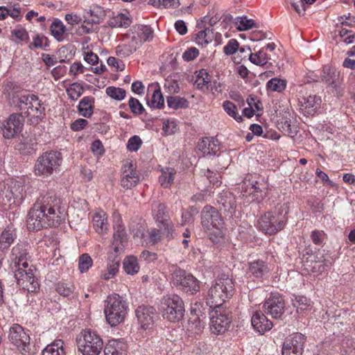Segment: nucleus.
<instances>
[{
	"label": "nucleus",
	"instance_id": "obj_39",
	"mask_svg": "<svg viewBox=\"0 0 355 355\" xmlns=\"http://www.w3.org/2000/svg\"><path fill=\"white\" fill-rule=\"evenodd\" d=\"M131 23V19L127 14L123 13L116 15L109 21V25L114 28H127Z\"/></svg>",
	"mask_w": 355,
	"mask_h": 355
},
{
	"label": "nucleus",
	"instance_id": "obj_40",
	"mask_svg": "<svg viewBox=\"0 0 355 355\" xmlns=\"http://www.w3.org/2000/svg\"><path fill=\"white\" fill-rule=\"evenodd\" d=\"M175 173L176 171L173 168H168L164 171L159 178V182L162 187L169 188L173 183Z\"/></svg>",
	"mask_w": 355,
	"mask_h": 355
},
{
	"label": "nucleus",
	"instance_id": "obj_48",
	"mask_svg": "<svg viewBox=\"0 0 355 355\" xmlns=\"http://www.w3.org/2000/svg\"><path fill=\"white\" fill-rule=\"evenodd\" d=\"M167 105L169 107L177 110L187 107L189 103L184 98L180 96H168L167 98Z\"/></svg>",
	"mask_w": 355,
	"mask_h": 355
},
{
	"label": "nucleus",
	"instance_id": "obj_31",
	"mask_svg": "<svg viewBox=\"0 0 355 355\" xmlns=\"http://www.w3.org/2000/svg\"><path fill=\"white\" fill-rule=\"evenodd\" d=\"M127 346L120 340H110L106 344L104 349L105 355H123Z\"/></svg>",
	"mask_w": 355,
	"mask_h": 355
},
{
	"label": "nucleus",
	"instance_id": "obj_30",
	"mask_svg": "<svg viewBox=\"0 0 355 355\" xmlns=\"http://www.w3.org/2000/svg\"><path fill=\"white\" fill-rule=\"evenodd\" d=\"M339 76L340 73L334 67L329 65H325L322 71L321 79L323 83L328 85L336 86L338 83Z\"/></svg>",
	"mask_w": 355,
	"mask_h": 355
},
{
	"label": "nucleus",
	"instance_id": "obj_34",
	"mask_svg": "<svg viewBox=\"0 0 355 355\" xmlns=\"http://www.w3.org/2000/svg\"><path fill=\"white\" fill-rule=\"evenodd\" d=\"M94 105V98L92 96H85L83 98L78 106L80 114L84 116L89 118L93 114Z\"/></svg>",
	"mask_w": 355,
	"mask_h": 355
},
{
	"label": "nucleus",
	"instance_id": "obj_17",
	"mask_svg": "<svg viewBox=\"0 0 355 355\" xmlns=\"http://www.w3.org/2000/svg\"><path fill=\"white\" fill-rule=\"evenodd\" d=\"M263 309L265 313L271 315L273 318H279L284 313V300L281 295L272 293L266 300Z\"/></svg>",
	"mask_w": 355,
	"mask_h": 355
},
{
	"label": "nucleus",
	"instance_id": "obj_9",
	"mask_svg": "<svg viewBox=\"0 0 355 355\" xmlns=\"http://www.w3.org/2000/svg\"><path fill=\"white\" fill-rule=\"evenodd\" d=\"M172 276L174 286L183 292L194 295L200 291L199 281L192 274L184 270L175 269Z\"/></svg>",
	"mask_w": 355,
	"mask_h": 355
},
{
	"label": "nucleus",
	"instance_id": "obj_46",
	"mask_svg": "<svg viewBox=\"0 0 355 355\" xmlns=\"http://www.w3.org/2000/svg\"><path fill=\"white\" fill-rule=\"evenodd\" d=\"M206 309H207L203 306L202 303L196 302L191 304V315L193 317H196L194 320H198L199 322H200L206 318Z\"/></svg>",
	"mask_w": 355,
	"mask_h": 355
},
{
	"label": "nucleus",
	"instance_id": "obj_16",
	"mask_svg": "<svg viewBox=\"0 0 355 355\" xmlns=\"http://www.w3.org/2000/svg\"><path fill=\"white\" fill-rule=\"evenodd\" d=\"M298 98L300 110L304 115H314L321 105V98L312 93L305 92Z\"/></svg>",
	"mask_w": 355,
	"mask_h": 355
},
{
	"label": "nucleus",
	"instance_id": "obj_20",
	"mask_svg": "<svg viewBox=\"0 0 355 355\" xmlns=\"http://www.w3.org/2000/svg\"><path fill=\"white\" fill-rule=\"evenodd\" d=\"M29 245L26 243H18L12 250V255L13 257L12 263L11 264L12 268L22 266L28 268V263L27 260L28 259V248Z\"/></svg>",
	"mask_w": 355,
	"mask_h": 355
},
{
	"label": "nucleus",
	"instance_id": "obj_22",
	"mask_svg": "<svg viewBox=\"0 0 355 355\" xmlns=\"http://www.w3.org/2000/svg\"><path fill=\"white\" fill-rule=\"evenodd\" d=\"M216 202L220 211L230 216L235 212L236 208V199L234 196L230 191L220 193L216 198Z\"/></svg>",
	"mask_w": 355,
	"mask_h": 355
},
{
	"label": "nucleus",
	"instance_id": "obj_12",
	"mask_svg": "<svg viewBox=\"0 0 355 355\" xmlns=\"http://www.w3.org/2000/svg\"><path fill=\"white\" fill-rule=\"evenodd\" d=\"M15 277L18 286L28 293H35L40 288L38 282L35 279V276L31 268L19 266L14 268Z\"/></svg>",
	"mask_w": 355,
	"mask_h": 355
},
{
	"label": "nucleus",
	"instance_id": "obj_63",
	"mask_svg": "<svg viewBox=\"0 0 355 355\" xmlns=\"http://www.w3.org/2000/svg\"><path fill=\"white\" fill-rule=\"evenodd\" d=\"M142 44L143 42L141 40L134 34L129 43L126 45L132 53H133L142 45Z\"/></svg>",
	"mask_w": 355,
	"mask_h": 355
},
{
	"label": "nucleus",
	"instance_id": "obj_24",
	"mask_svg": "<svg viewBox=\"0 0 355 355\" xmlns=\"http://www.w3.org/2000/svg\"><path fill=\"white\" fill-rule=\"evenodd\" d=\"M152 211L157 223H160L164 227V232L168 234V231L172 229V223L170 220L164 218L166 214V206L162 203L154 202Z\"/></svg>",
	"mask_w": 355,
	"mask_h": 355
},
{
	"label": "nucleus",
	"instance_id": "obj_45",
	"mask_svg": "<svg viewBox=\"0 0 355 355\" xmlns=\"http://www.w3.org/2000/svg\"><path fill=\"white\" fill-rule=\"evenodd\" d=\"M87 14H89L91 19L85 17V22H87L90 24H99L101 19L104 16V10L99 6H95L92 9L87 11Z\"/></svg>",
	"mask_w": 355,
	"mask_h": 355
},
{
	"label": "nucleus",
	"instance_id": "obj_18",
	"mask_svg": "<svg viewBox=\"0 0 355 355\" xmlns=\"http://www.w3.org/2000/svg\"><path fill=\"white\" fill-rule=\"evenodd\" d=\"M305 338L300 333H295L286 338L282 346V355H302Z\"/></svg>",
	"mask_w": 355,
	"mask_h": 355
},
{
	"label": "nucleus",
	"instance_id": "obj_6",
	"mask_svg": "<svg viewBox=\"0 0 355 355\" xmlns=\"http://www.w3.org/2000/svg\"><path fill=\"white\" fill-rule=\"evenodd\" d=\"M78 351L83 355H99L103 342L101 338L91 329L83 330L77 339Z\"/></svg>",
	"mask_w": 355,
	"mask_h": 355
},
{
	"label": "nucleus",
	"instance_id": "obj_25",
	"mask_svg": "<svg viewBox=\"0 0 355 355\" xmlns=\"http://www.w3.org/2000/svg\"><path fill=\"white\" fill-rule=\"evenodd\" d=\"M251 322L254 329L261 334L270 330L272 327V322L261 311H256L253 314Z\"/></svg>",
	"mask_w": 355,
	"mask_h": 355
},
{
	"label": "nucleus",
	"instance_id": "obj_35",
	"mask_svg": "<svg viewBox=\"0 0 355 355\" xmlns=\"http://www.w3.org/2000/svg\"><path fill=\"white\" fill-rule=\"evenodd\" d=\"M49 29L51 35L57 41L62 42L64 40L66 26L60 19H54Z\"/></svg>",
	"mask_w": 355,
	"mask_h": 355
},
{
	"label": "nucleus",
	"instance_id": "obj_51",
	"mask_svg": "<svg viewBox=\"0 0 355 355\" xmlns=\"http://www.w3.org/2000/svg\"><path fill=\"white\" fill-rule=\"evenodd\" d=\"M286 86L285 80L277 78H272L267 83L268 89L272 92H281L285 89Z\"/></svg>",
	"mask_w": 355,
	"mask_h": 355
},
{
	"label": "nucleus",
	"instance_id": "obj_56",
	"mask_svg": "<svg viewBox=\"0 0 355 355\" xmlns=\"http://www.w3.org/2000/svg\"><path fill=\"white\" fill-rule=\"evenodd\" d=\"M74 286L70 283L59 282L56 285V291L64 297H68L73 292Z\"/></svg>",
	"mask_w": 355,
	"mask_h": 355
},
{
	"label": "nucleus",
	"instance_id": "obj_52",
	"mask_svg": "<svg viewBox=\"0 0 355 355\" xmlns=\"http://www.w3.org/2000/svg\"><path fill=\"white\" fill-rule=\"evenodd\" d=\"M223 107L225 111L236 121H241L242 116L238 113L236 106L230 101H224Z\"/></svg>",
	"mask_w": 355,
	"mask_h": 355
},
{
	"label": "nucleus",
	"instance_id": "obj_42",
	"mask_svg": "<svg viewBox=\"0 0 355 355\" xmlns=\"http://www.w3.org/2000/svg\"><path fill=\"white\" fill-rule=\"evenodd\" d=\"M214 37V29L207 28L200 31L196 37V41L199 45H206L212 42Z\"/></svg>",
	"mask_w": 355,
	"mask_h": 355
},
{
	"label": "nucleus",
	"instance_id": "obj_41",
	"mask_svg": "<svg viewBox=\"0 0 355 355\" xmlns=\"http://www.w3.org/2000/svg\"><path fill=\"white\" fill-rule=\"evenodd\" d=\"M211 83V76L206 69H202L198 71L194 85L199 89H204L205 87L208 88V84Z\"/></svg>",
	"mask_w": 355,
	"mask_h": 355
},
{
	"label": "nucleus",
	"instance_id": "obj_37",
	"mask_svg": "<svg viewBox=\"0 0 355 355\" xmlns=\"http://www.w3.org/2000/svg\"><path fill=\"white\" fill-rule=\"evenodd\" d=\"M64 342L62 340H56L52 344L49 345L42 351V355H65Z\"/></svg>",
	"mask_w": 355,
	"mask_h": 355
},
{
	"label": "nucleus",
	"instance_id": "obj_2",
	"mask_svg": "<svg viewBox=\"0 0 355 355\" xmlns=\"http://www.w3.org/2000/svg\"><path fill=\"white\" fill-rule=\"evenodd\" d=\"M4 94L9 105L19 110L27 107L28 110L35 111L40 115L44 113L45 108L37 95L29 94L26 90L12 83L6 85Z\"/></svg>",
	"mask_w": 355,
	"mask_h": 355
},
{
	"label": "nucleus",
	"instance_id": "obj_38",
	"mask_svg": "<svg viewBox=\"0 0 355 355\" xmlns=\"http://www.w3.org/2000/svg\"><path fill=\"white\" fill-rule=\"evenodd\" d=\"M249 60L254 64L263 66L266 64L269 60H273L271 54H268L264 48L254 53L249 54Z\"/></svg>",
	"mask_w": 355,
	"mask_h": 355
},
{
	"label": "nucleus",
	"instance_id": "obj_61",
	"mask_svg": "<svg viewBox=\"0 0 355 355\" xmlns=\"http://www.w3.org/2000/svg\"><path fill=\"white\" fill-rule=\"evenodd\" d=\"M142 141L139 136L130 137L127 144V148L130 151H137L141 147Z\"/></svg>",
	"mask_w": 355,
	"mask_h": 355
},
{
	"label": "nucleus",
	"instance_id": "obj_49",
	"mask_svg": "<svg viewBox=\"0 0 355 355\" xmlns=\"http://www.w3.org/2000/svg\"><path fill=\"white\" fill-rule=\"evenodd\" d=\"M235 24L237 29L241 31H247L257 26L253 19H248L246 17H237Z\"/></svg>",
	"mask_w": 355,
	"mask_h": 355
},
{
	"label": "nucleus",
	"instance_id": "obj_36",
	"mask_svg": "<svg viewBox=\"0 0 355 355\" xmlns=\"http://www.w3.org/2000/svg\"><path fill=\"white\" fill-rule=\"evenodd\" d=\"M9 189H12L11 194L14 198V202L20 203L24 196V186L19 181L11 180L7 184Z\"/></svg>",
	"mask_w": 355,
	"mask_h": 355
},
{
	"label": "nucleus",
	"instance_id": "obj_60",
	"mask_svg": "<svg viewBox=\"0 0 355 355\" xmlns=\"http://www.w3.org/2000/svg\"><path fill=\"white\" fill-rule=\"evenodd\" d=\"M164 99L160 89L155 90L151 100L152 107L159 109L164 106Z\"/></svg>",
	"mask_w": 355,
	"mask_h": 355
},
{
	"label": "nucleus",
	"instance_id": "obj_57",
	"mask_svg": "<svg viewBox=\"0 0 355 355\" xmlns=\"http://www.w3.org/2000/svg\"><path fill=\"white\" fill-rule=\"evenodd\" d=\"M157 225L159 229H153L149 234L150 239L153 242H157L161 240L162 236H166L168 237L170 234V230L168 234L166 232H164V227L159 223H157Z\"/></svg>",
	"mask_w": 355,
	"mask_h": 355
},
{
	"label": "nucleus",
	"instance_id": "obj_26",
	"mask_svg": "<svg viewBox=\"0 0 355 355\" xmlns=\"http://www.w3.org/2000/svg\"><path fill=\"white\" fill-rule=\"evenodd\" d=\"M112 246L115 254L121 253L123 249V244L127 241L125 230L123 225H119L114 227Z\"/></svg>",
	"mask_w": 355,
	"mask_h": 355
},
{
	"label": "nucleus",
	"instance_id": "obj_54",
	"mask_svg": "<svg viewBox=\"0 0 355 355\" xmlns=\"http://www.w3.org/2000/svg\"><path fill=\"white\" fill-rule=\"evenodd\" d=\"M93 261L88 254H83L78 259V268L80 272H87L92 267Z\"/></svg>",
	"mask_w": 355,
	"mask_h": 355
},
{
	"label": "nucleus",
	"instance_id": "obj_13",
	"mask_svg": "<svg viewBox=\"0 0 355 355\" xmlns=\"http://www.w3.org/2000/svg\"><path fill=\"white\" fill-rule=\"evenodd\" d=\"M214 309L210 317V330L214 334H222L228 329L232 318L229 311L221 310L220 307Z\"/></svg>",
	"mask_w": 355,
	"mask_h": 355
},
{
	"label": "nucleus",
	"instance_id": "obj_14",
	"mask_svg": "<svg viewBox=\"0 0 355 355\" xmlns=\"http://www.w3.org/2000/svg\"><path fill=\"white\" fill-rule=\"evenodd\" d=\"M8 338L22 353L28 352L30 350V337L24 331L22 327L19 324H14L9 330Z\"/></svg>",
	"mask_w": 355,
	"mask_h": 355
},
{
	"label": "nucleus",
	"instance_id": "obj_44",
	"mask_svg": "<svg viewBox=\"0 0 355 355\" xmlns=\"http://www.w3.org/2000/svg\"><path fill=\"white\" fill-rule=\"evenodd\" d=\"M135 35L144 43L146 41H150L153 39V31L148 26L140 25L137 27Z\"/></svg>",
	"mask_w": 355,
	"mask_h": 355
},
{
	"label": "nucleus",
	"instance_id": "obj_10",
	"mask_svg": "<svg viewBox=\"0 0 355 355\" xmlns=\"http://www.w3.org/2000/svg\"><path fill=\"white\" fill-rule=\"evenodd\" d=\"M201 224L210 235L220 236L223 219L218 211L211 206H205L201 211Z\"/></svg>",
	"mask_w": 355,
	"mask_h": 355
},
{
	"label": "nucleus",
	"instance_id": "obj_5",
	"mask_svg": "<svg viewBox=\"0 0 355 355\" xmlns=\"http://www.w3.org/2000/svg\"><path fill=\"white\" fill-rule=\"evenodd\" d=\"M62 160L60 153L53 150L45 152L36 160L34 166L35 173L37 175L49 177L59 169Z\"/></svg>",
	"mask_w": 355,
	"mask_h": 355
},
{
	"label": "nucleus",
	"instance_id": "obj_59",
	"mask_svg": "<svg viewBox=\"0 0 355 355\" xmlns=\"http://www.w3.org/2000/svg\"><path fill=\"white\" fill-rule=\"evenodd\" d=\"M128 105L131 112L135 114L140 115L144 111V106L139 101L135 98L131 97L129 100Z\"/></svg>",
	"mask_w": 355,
	"mask_h": 355
},
{
	"label": "nucleus",
	"instance_id": "obj_4",
	"mask_svg": "<svg viewBox=\"0 0 355 355\" xmlns=\"http://www.w3.org/2000/svg\"><path fill=\"white\" fill-rule=\"evenodd\" d=\"M127 308L122 297L116 294L109 296L104 310L107 322L112 327L123 322L127 313Z\"/></svg>",
	"mask_w": 355,
	"mask_h": 355
},
{
	"label": "nucleus",
	"instance_id": "obj_15",
	"mask_svg": "<svg viewBox=\"0 0 355 355\" xmlns=\"http://www.w3.org/2000/svg\"><path fill=\"white\" fill-rule=\"evenodd\" d=\"M24 118L20 113H13L2 124L1 130L3 137L12 139L17 136L21 131Z\"/></svg>",
	"mask_w": 355,
	"mask_h": 355
},
{
	"label": "nucleus",
	"instance_id": "obj_8",
	"mask_svg": "<svg viewBox=\"0 0 355 355\" xmlns=\"http://www.w3.org/2000/svg\"><path fill=\"white\" fill-rule=\"evenodd\" d=\"M267 186L262 177L251 175L245 178L241 187V193L243 197H251V201L260 202L266 195Z\"/></svg>",
	"mask_w": 355,
	"mask_h": 355
},
{
	"label": "nucleus",
	"instance_id": "obj_19",
	"mask_svg": "<svg viewBox=\"0 0 355 355\" xmlns=\"http://www.w3.org/2000/svg\"><path fill=\"white\" fill-rule=\"evenodd\" d=\"M139 180V175L136 167L131 161H126L121 168V187L125 189H130L135 187Z\"/></svg>",
	"mask_w": 355,
	"mask_h": 355
},
{
	"label": "nucleus",
	"instance_id": "obj_3",
	"mask_svg": "<svg viewBox=\"0 0 355 355\" xmlns=\"http://www.w3.org/2000/svg\"><path fill=\"white\" fill-rule=\"evenodd\" d=\"M234 284L228 275L223 274L215 281V284L209 289L206 303L210 308H219L232 296Z\"/></svg>",
	"mask_w": 355,
	"mask_h": 355
},
{
	"label": "nucleus",
	"instance_id": "obj_43",
	"mask_svg": "<svg viewBox=\"0 0 355 355\" xmlns=\"http://www.w3.org/2000/svg\"><path fill=\"white\" fill-rule=\"evenodd\" d=\"M0 187V203L3 205H8V206H10L12 204H15L16 202H14V198L10 191L12 189H9L8 184L3 183Z\"/></svg>",
	"mask_w": 355,
	"mask_h": 355
},
{
	"label": "nucleus",
	"instance_id": "obj_53",
	"mask_svg": "<svg viewBox=\"0 0 355 355\" xmlns=\"http://www.w3.org/2000/svg\"><path fill=\"white\" fill-rule=\"evenodd\" d=\"M83 90L84 89L80 84L75 83L67 89V93L71 99L77 100L83 94Z\"/></svg>",
	"mask_w": 355,
	"mask_h": 355
},
{
	"label": "nucleus",
	"instance_id": "obj_33",
	"mask_svg": "<svg viewBox=\"0 0 355 355\" xmlns=\"http://www.w3.org/2000/svg\"><path fill=\"white\" fill-rule=\"evenodd\" d=\"M15 229L12 225H8L0 236V249L6 250L16 239Z\"/></svg>",
	"mask_w": 355,
	"mask_h": 355
},
{
	"label": "nucleus",
	"instance_id": "obj_32",
	"mask_svg": "<svg viewBox=\"0 0 355 355\" xmlns=\"http://www.w3.org/2000/svg\"><path fill=\"white\" fill-rule=\"evenodd\" d=\"M108 261L107 270L102 275L103 279L106 280L110 279L116 275L119 270L121 259L117 257L116 254L111 253L108 257Z\"/></svg>",
	"mask_w": 355,
	"mask_h": 355
},
{
	"label": "nucleus",
	"instance_id": "obj_21",
	"mask_svg": "<svg viewBox=\"0 0 355 355\" xmlns=\"http://www.w3.org/2000/svg\"><path fill=\"white\" fill-rule=\"evenodd\" d=\"M136 315L141 328H152L156 318V311L152 306H139L136 310Z\"/></svg>",
	"mask_w": 355,
	"mask_h": 355
},
{
	"label": "nucleus",
	"instance_id": "obj_1",
	"mask_svg": "<svg viewBox=\"0 0 355 355\" xmlns=\"http://www.w3.org/2000/svg\"><path fill=\"white\" fill-rule=\"evenodd\" d=\"M66 209L62 200L53 193L38 198L29 211L27 227L32 231L58 226L65 219Z\"/></svg>",
	"mask_w": 355,
	"mask_h": 355
},
{
	"label": "nucleus",
	"instance_id": "obj_23",
	"mask_svg": "<svg viewBox=\"0 0 355 355\" xmlns=\"http://www.w3.org/2000/svg\"><path fill=\"white\" fill-rule=\"evenodd\" d=\"M303 266L308 272L318 275L324 270L326 264L322 257H318V255L310 254L303 261Z\"/></svg>",
	"mask_w": 355,
	"mask_h": 355
},
{
	"label": "nucleus",
	"instance_id": "obj_55",
	"mask_svg": "<svg viewBox=\"0 0 355 355\" xmlns=\"http://www.w3.org/2000/svg\"><path fill=\"white\" fill-rule=\"evenodd\" d=\"M293 305L297 308L296 311L298 313H303L304 311L310 309L309 300L303 296L296 297Z\"/></svg>",
	"mask_w": 355,
	"mask_h": 355
},
{
	"label": "nucleus",
	"instance_id": "obj_58",
	"mask_svg": "<svg viewBox=\"0 0 355 355\" xmlns=\"http://www.w3.org/2000/svg\"><path fill=\"white\" fill-rule=\"evenodd\" d=\"M11 34L15 38L14 40L15 42H28L29 40L28 32L25 28H15L11 31Z\"/></svg>",
	"mask_w": 355,
	"mask_h": 355
},
{
	"label": "nucleus",
	"instance_id": "obj_64",
	"mask_svg": "<svg viewBox=\"0 0 355 355\" xmlns=\"http://www.w3.org/2000/svg\"><path fill=\"white\" fill-rule=\"evenodd\" d=\"M163 130L166 135H173L178 130L177 124L173 121H166L164 123Z\"/></svg>",
	"mask_w": 355,
	"mask_h": 355
},
{
	"label": "nucleus",
	"instance_id": "obj_7",
	"mask_svg": "<svg viewBox=\"0 0 355 355\" xmlns=\"http://www.w3.org/2000/svg\"><path fill=\"white\" fill-rule=\"evenodd\" d=\"M160 311L164 319L170 322H178L184 315V302L177 295L168 296L162 303Z\"/></svg>",
	"mask_w": 355,
	"mask_h": 355
},
{
	"label": "nucleus",
	"instance_id": "obj_50",
	"mask_svg": "<svg viewBox=\"0 0 355 355\" xmlns=\"http://www.w3.org/2000/svg\"><path fill=\"white\" fill-rule=\"evenodd\" d=\"M105 92L112 99L116 101H121L125 96V90L123 88L116 87L114 86L107 87L105 89Z\"/></svg>",
	"mask_w": 355,
	"mask_h": 355
},
{
	"label": "nucleus",
	"instance_id": "obj_27",
	"mask_svg": "<svg viewBox=\"0 0 355 355\" xmlns=\"http://www.w3.org/2000/svg\"><path fill=\"white\" fill-rule=\"evenodd\" d=\"M198 148L204 155H214L219 150L218 141L213 137H205L198 142Z\"/></svg>",
	"mask_w": 355,
	"mask_h": 355
},
{
	"label": "nucleus",
	"instance_id": "obj_28",
	"mask_svg": "<svg viewBox=\"0 0 355 355\" xmlns=\"http://www.w3.org/2000/svg\"><path fill=\"white\" fill-rule=\"evenodd\" d=\"M269 271L268 265L262 260H255L248 263V272L256 278H263Z\"/></svg>",
	"mask_w": 355,
	"mask_h": 355
},
{
	"label": "nucleus",
	"instance_id": "obj_62",
	"mask_svg": "<svg viewBox=\"0 0 355 355\" xmlns=\"http://www.w3.org/2000/svg\"><path fill=\"white\" fill-rule=\"evenodd\" d=\"M239 49V42L235 39L230 40L223 48L226 55H232Z\"/></svg>",
	"mask_w": 355,
	"mask_h": 355
},
{
	"label": "nucleus",
	"instance_id": "obj_47",
	"mask_svg": "<svg viewBox=\"0 0 355 355\" xmlns=\"http://www.w3.org/2000/svg\"><path fill=\"white\" fill-rule=\"evenodd\" d=\"M123 269L128 275H135L138 272L139 266L137 260L134 257H130L123 261Z\"/></svg>",
	"mask_w": 355,
	"mask_h": 355
},
{
	"label": "nucleus",
	"instance_id": "obj_11",
	"mask_svg": "<svg viewBox=\"0 0 355 355\" xmlns=\"http://www.w3.org/2000/svg\"><path fill=\"white\" fill-rule=\"evenodd\" d=\"M287 221L286 214L269 211L258 220L260 230L266 234H273L282 230Z\"/></svg>",
	"mask_w": 355,
	"mask_h": 355
},
{
	"label": "nucleus",
	"instance_id": "obj_29",
	"mask_svg": "<svg viewBox=\"0 0 355 355\" xmlns=\"http://www.w3.org/2000/svg\"><path fill=\"white\" fill-rule=\"evenodd\" d=\"M93 226L99 234H106L109 229L107 216L105 211H99L93 216Z\"/></svg>",
	"mask_w": 355,
	"mask_h": 355
}]
</instances>
